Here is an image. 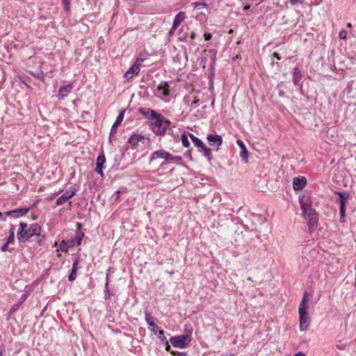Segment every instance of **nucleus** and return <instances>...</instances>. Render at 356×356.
I'll list each match as a JSON object with an SVG mask.
<instances>
[{"label": "nucleus", "instance_id": "1", "mask_svg": "<svg viewBox=\"0 0 356 356\" xmlns=\"http://www.w3.org/2000/svg\"><path fill=\"white\" fill-rule=\"evenodd\" d=\"M27 227L26 222L19 223V230L17 234L19 241L25 242L33 236H40L41 227L38 224L33 223L29 228Z\"/></svg>", "mask_w": 356, "mask_h": 356}, {"label": "nucleus", "instance_id": "2", "mask_svg": "<svg viewBox=\"0 0 356 356\" xmlns=\"http://www.w3.org/2000/svg\"><path fill=\"white\" fill-rule=\"evenodd\" d=\"M308 293L304 292L302 298L299 305V327L300 331H305L309 325V318L307 312Z\"/></svg>", "mask_w": 356, "mask_h": 356}, {"label": "nucleus", "instance_id": "3", "mask_svg": "<svg viewBox=\"0 0 356 356\" xmlns=\"http://www.w3.org/2000/svg\"><path fill=\"white\" fill-rule=\"evenodd\" d=\"M304 218L308 221L307 225L310 232L316 229L318 225V213L312 205L305 209H301Z\"/></svg>", "mask_w": 356, "mask_h": 356}, {"label": "nucleus", "instance_id": "4", "mask_svg": "<svg viewBox=\"0 0 356 356\" xmlns=\"http://www.w3.org/2000/svg\"><path fill=\"white\" fill-rule=\"evenodd\" d=\"M150 126L153 132L156 135H163L167 130L169 122L165 120L162 115L158 113L156 118L152 119Z\"/></svg>", "mask_w": 356, "mask_h": 356}, {"label": "nucleus", "instance_id": "5", "mask_svg": "<svg viewBox=\"0 0 356 356\" xmlns=\"http://www.w3.org/2000/svg\"><path fill=\"white\" fill-rule=\"evenodd\" d=\"M191 340L188 339V337H185L184 334L172 337L170 338V343L175 348H186L191 343Z\"/></svg>", "mask_w": 356, "mask_h": 356}, {"label": "nucleus", "instance_id": "6", "mask_svg": "<svg viewBox=\"0 0 356 356\" xmlns=\"http://www.w3.org/2000/svg\"><path fill=\"white\" fill-rule=\"evenodd\" d=\"M189 136L195 146L200 148V151L203 152L204 156H207L209 160H211V149L207 147L205 144L197 137L195 136L193 134H190Z\"/></svg>", "mask_w": 356, "mask_h": 356}, {"label": "nucleus", "instance_id": "7", "mask_svg": "<svg viewBox=\"0 0 356 356\" xmlns=\"http://www.w3.org/2000/svg\"><path fill=\"white\" fill-rule=\"evenodd\" d=\"M143 62V59L138 58L135 63L125 72L124 76L127 79H131L134 76L137 75L140 72V67Z\"/></svg>", "mask_w": 356, "mask_h": 356}, {"label": "nucleus", "instance_id": "8", "mask_svg": "<svg viewBox=\"0 0 356 356\" xmlns=\"http://www.w3.org/2000/svg\"><path fill=\"white\" fill-rule=\"evenodd\" d=\"M155 95L161 99H164L170 95L169 85L166 81L161 82L155 90Z\"/></svg>", "mask_w": 356, "mask_h": 356}, {"label": "nucleus", "instance_id": "9", "mask_svg": "<svg viewBox=\"0 0 356 356\" xmlns=\"http://www.w3.org/2000/svg\"><path fill=\"white\" fill-rule=\"evenodd\" d=\"M156 159H163L167 161H172L175 156H172L168 152L164 149H159L152 153L151 160Z\"/></svg>", "mask_w": 356, "mask_h": 356}, {"label": "nucleus", "instance_id": "10", "mask_svg": "<svg viewBox=\"0 0 356 356\" xmlns=\"http://www.w3.org/2000/svg\"><path fill=\"white\" fill-rule=\"evenodd\" d=\"M30 208H19L14 210H10L4 212V215L7 216H13L14 218H19L28 213Z\"/></svg>", "mask_w": 356, "mask_h": 356}, {"label": "nucleus", "instance_id": "11", "mask_svg": "<svg viewBox=\"0 0 356 356\" xmlns=\"http://www.w3.org/2000/svg\"><path fill=\"white\" fill-rule=\"evenodd\" d=\"M307 179L305 177H296L293 179V188L295 191L302 190L307 185Z\"/></svg>", "mask_w": 356, "mask_h": 356}, {"label": "nucleus", "instance_id": "12", "mask_svg": "<svg viewBox=\"0 0 356 356\" xmlns=\"http://www.w3.org/2000/svg\"><path fill=\"white\" fill-rule=\"evenodd\" d=\"M106 157L104 155H99L97 159L96 163V168L95 172L100 175L101 176H104L103 169L106 168Z\"/></svg>", "mask_w": 356, "mask_h": 356}, {"label": "nucleus", "instance_id": "13", "mask_svg": "<svg viewBox=\"0 0 356 356\" xmlns=\"http://www.w3.org/2000/svg\"><path fill=\"white\" fill-rule=\"evenodd\" d=\"M299 203L301 209H305L312 205V197L309 194L302 193L298 197Z\"/></svg>", "mask_w": 356, "mask_h": 356}, {"label": "nucleus", "instance_id": "14", "mask_svg": "<svg viewBox=\"0 0 356 356\" xmlns=\"http://www.w3.org/2000/svg\"><path fill=\"white\" fill-rule=\"evenodd\" d=\"M75 195V192L72 191H67L64 194L60 196L56 201V205H62L64 203L67 202L70 198H72Z\"/></svg>", "mask_w": 356, "mask_h": 356}, {"label": "nucleus", "instance_id": "15", "mask_svg": "<svg viewBox=\"0 0 356 356\" xmlns=\"http://www.w3.org/2000/svg\"><path fill=\"white\" fill-rule=\"evenodd\" d=\"M145 321L147 325L152 327L151 330L154 332V334H157V330H159V327L154 323V318L151 316V314L147 312H145Z\"/></svg>", "mask_w": 356, "mask_h": 356}, {"label": "nucleus", "instance_id": "16", "mask_svg": "<svg viewBox=\"0 0 356 356\" xmlns=\"http://www.w3.org/2000/svg\"><path fill=\"white\" fill-rule=\"evenodd\" d=\"M236 143L241 149L240 152V156L241 157L242 161L245 163H248V152L245 147L244 143L241 139H238L236 140Z\"/></svg>", "mask_w": 356, "mask_h": 356}, {"label": "nucleus", "instance_id": "17", "mask_svg": "<svg viewBox=\"0 0 356 356\" xmlns=\"http://www.w3.org/2000/svg\"><path fill=\"white\" fill-rule=\"evenodd\" d=\"M186 14L184 12L178 13L173 20L172 29H177L179 24L185 19Z\"/></svg>", "mask_w": 356, "mask_h": 356}, {"label": "nucleus", "instance_id": "18", "mask_svg": "<svg viewBox=\"0 0 356 356\" xmlns=\"http://www.w3.org/2000/svg\"><path fill=\"white\" fill-rule=\"evenodd\" d=\"M207 138L211 145H217V146L219 147L222 143V137L220 135L209 134Z\"/></svg>", "mask_w": 356, "mask_h": 356}, {"label": "nucleus", "instance_id": "19", "mask_svg": "<svg viewBox=\"0 0 356 356\" xmlns=\"http://www.w3.org/2000/svg\"><path fill=\"white\" fill-rule=\"evenodd\" d=\"M72 84H67L65 86L60 87L58 90V97L60 99H63L67 95L72 91Z\"/></svg>", "mask_w": 356, "mask_h": 356}, {"label": "nucleus", "instance_id": "20", "mask_svg": "<svg viewBox=\"0 0 356 356\" xmlns=\"http://www.w3.org/2000/svg\"><path fill=\"white\" fill-rule=\"evenodd\" d=\"M139 112L141 115L148 118L150 120L156 118V116L158 115V113H156L155 111L147 108H141L139 109Z\"/></svg>", "mask_w": 356, "mask_h": 356}, {"label": "nucleus", "instance_id": "21", "mask_svg": "<svg viewBox=\"0 0 356 356\" xmlns=\"http://www.w3.org/2000/svg\"><path fill=\"white\" fill-rule=\"evenodd\" d=\"M124 113H125L124 110H122L120 111L115 122H114V124H113V126L111 127V134L116 132L118 125L122 122V120L124 119Z\"/></svg>", "mask_w": 356, "mask_h": 356}, {"label": "nucleus", "instance_id": "22", "mask_svg": "<svg viewBox=\"0 0 356 356\" xmlns=\"http://www.w3.org/2000/svg\"><path fill=\"white\" fill-rule=\"evenodd\" d=\"M79 264V259H76L73 262V265H72V268L71 270V273H70V274L68 276L69 281L72 282V281L76 280Z\"/></svg>", "mask_w": 356, "mask_h": 356}, {"label": "nucleus", "instance_id": "23", "mask_svg": "<svg viewBox=\"0 0 356 356\" xmlns=\"http://www.w3.org/2000/svg\"><path fill=\"white\" fill-rule=\"evenodd\" d=\"M77 231L76 232L74 239L76 242V244L79 245H81V241L83 240V237L84 236V233L81 231V224L80 222L76 223Z\"/></svg>", "mask_w": 356, "mask_h": 356}, {"label": "nucleus", "instance_id": "24", "mask_svg": "<svg viewBox=\"0 0 356 356\" xmlns=\"http://www.w3.org/2000/svg\"><path fill=\"white\" fill-rule=\"evenodd\" d=\"M144 139V136L140 134H133L128 140V143L132 146L136 147L138 143Z\"/></svg>", "mask_w": 356, "mask_h": 356}, {"label": "nucleus", "instance_id": "25", "mask_svg": "<svg viewBox=\"0 0 356 356\" xmlns=\"http://www.w3.org/2000/svg\"><path fill=\"white\" fill-rule=\"evenodd\" d=\"M15 227L12 225L9 230L8 237L6 238L7 244H13L15 242Z\"/></svg>", "mask_w": 356, "mask_h": 356}, {"label": "nucleus", "instance_id": "26", "mask_svg": "<svg viewBox=\"0 0 356 356\" xmlns=\"http://www.w3.org/2000/svg\"><path fill=\"white\" fill-rule=\"evenodd\" d=\"M337 194L339 197L340 207L343 206V208L346 209V200L348 197V195L345 193H341V192H338Z\"/></svg>", "mask_w": 356, "mask_h": 356}, {"label": "nucleus", "instance_id": "27", "mask_svg": "<svg viewBox=\"0 0 356 356\" xmlns=\"http://www.w3.org/2000/svg\"><path fill=\"white\" fill-rule=\"evenodd\" d=\"M193 332V329L190 323H187L184 325V334L185 337H188V339L191 341V336Z\"/></svg>", "mask_w": 356, "mask_h": 356}, {"label": "nucleus", "instance_id": "28", "mask_svg": "<svg viewBox=\"0 0 356 356\" xmlns=\"http://www.w3.org/2000/svg\"><path fill=\"white\" fill-rule=\"evenodd\" d=\"M181 141L182 145L184 147H188L190 146V142H189L188 136L186 134H183L181 135Z\"/></svg>", "mask_w": 356, "mask_h": 356}, {"label": "nucleus", "instance_id": "29", "mask_svg": "<svg viewBox=\"0 0 356 356\" xmlns=\"http://www.w3.org/2000/svg\"><path fill=\"white\" fill-rule=\"evenodd\" d=\"M59 248L63 252H67L69 248H70V246H68L67 241H62L60 243Z\"/></svg>", "mask_w": 356, "mask_h": 356}, {"label": "nucleus", "instance_id": "30", "mask_svg": "<svg viewBox=\"0 0 356 356\" xmlns=\"http://www.w3.org/2000/svg\"><path fill=\"white\" fill-rule=\"evenodd\" d=\"M300 76H301V74H300V71L297 68H295L294 72H293V82L295 84L298 83Z\"/></svg>", "mask_w": 356, "mask_h": 356}, {"label": "nucleus", "instance_id": "31", "mask_svg": "<svg viewBox=\"0 0 356 356\" xmlns=\"http://www.w3.org/2000/svg\"><path fill=\"white\" fill-rule=\"evenodd\" d=\"M111 298V293L108 289V282H106L104 289V298L105 300H108Z\"/></svg>", "mask_w": 356, "mask_h": 356}, {"label": "nucleus", "instance_id": "32", "mask_svg": "<svg viewBox=\"0 0 356 356\" xmlns=\"http://www.w3.org/2000/svg\"><path fill=\"white\" fill-rule=\"evenodd\" d=\"M339 213H340V221L341 222H345V220H346V214H345L346 213V209H343V206L340 207Z\"/></svg>", "mask_w": 356, "mask_h": 356}, {"label": "nucleus", "instance_id": "33", "mask_svg": "<svg viewBox=\"0 0 356 356\" xmlns=\"http://www.w3.org/2000/svg\"><path fill=\"white\" fill-rule=\"evenodd\" d=\"M159 338L160 339L161 341H163V342H167L168 340H167V338L165 337V334H164V332L163 330H157V334Z\"/></svg>", "mask_w": 356, "mask_h": 356}, {"label": "nucleus", "instance_id": "34", "mask_svg": "<svg viewBox=\"0 0 356 356\" xmlns=\"http://www.w3.org/2000/svg\"><path fill=\"white\" fill-rule=\"evenodd\" d=\"M192 5L195 8H207L208 7V5L206 3H201V2H193L192 3Z\"/></svg>", "mask_w": 356, "mask_h": 356}, {"label": "nucleus", "instance_id": "35", "mask_svg": "<svg viewBox=\"0 0 356 356\" xmlns=\"http://www.w3.org/2000/svg\"><path fill=\"white\" fill-rule=\"evenodd\" d=\"M9 245L10 244H7V241H6V243L1 248V250L2 252H5L6 251H9L10 252H13L14 251V249L13 248L8 249V245Z\"/></svg>", "mask_w": 356, "mask_h": 356}, {"label": "nucleus", "instance_id": "36", "mask_svg": "<svg viewBox=\"0 0 356 356\" xmlns=\"http://www.w3.org/2000/svg\"><path fill=\"white\" fill-rule=\"evenodd\" d=\"M199 102H200L199 99L195 97V100L193 102H191V104L190 105L191 106V109H194L196 107H197L199 106Z\"/></svg>", "mask_w": 356, "mask_h": 356}, {"label": "nucleus", "instance_id": "37", "mask_svg": "<svg viewBox=\"0 0 356 356\" xmlns=\"http://www.w3.org/2000/svg\"><path fill=\"white\" fill-rule=\"evenodd\" d=\"M74 241H75L74 238L67 240L68 246H70V248L79 246V245L76 244V242Z\"/></svg>", "mask_w": 356, "mask_h": 356}, {"label": "nucleus", "instance_id": "38", "mask_svg": "<svg viewBox=\"0 0 356 356\" xmlns=\"http://www.w3.org/2000/svg\"><path fill=\"white\" fill-rule=\"evenodd\" d=\"M347 37V31L346 30H341L339 33V38L341 40L346 39Z\"/></svg>", "mask_w": 356, "mask_h": 356}, {"label": "nucleus", "instance_id": "39", "mask_svg": "<svg viewBox=\"0 0 356 356\" xmlns=\"http://www.w3.org/2000/svg\"><path fill=\"white\" fill-rule=\"evenodd\" d=\"M170 353L175 356H188L186 352L171 351Z\"/></svg>", "mask_w": 356, "mask_h": 356}, {"label": "nucleus", "instance_id": "40", "mask_svg": "<svg viewBox=\"0 0 356 356\" xmlns=\"http://www.w3.org/2000/svg\"><path fill=\"white\" fill-rule=\"evenodd\" d=\"M63 3L64 5L65 10L68 11L70 10V0H62Z\"/></svg>", "mask_w": 356, "mask_h": 356}, {"label": "nucleus", "instance_id": "41", "mask_svg": "<svg viewBox=\"0 0 356 356\" xmlns=\"http://www.w3.org/2000/svg\"><path fill=\"white\" fill-rule=\"evenodd\" d=\"M191 102V95H186L184 97V102L186 105L188 106L190 104Z\"/></svg>", "mask_w": 356, "mask_h": 356}, {"label": "nucleus", "instance_id": "42", "mask_svg": "<svg viewBox=\"0 0 356 356\" xmlns=\"http://www.w3.org/2000/svg\"><path fill=\"white\" fill-rule=\"evenodd\" d=\"M27 296L26 294H23L21 298H20V300H19V305H21L22 302H24L26 299Z\"/></svg>", "mask_w": 356, "mask_h": 356}, {"label": "nucleus", "instance_id": "43", "mask_svg": "<svg viewBox=\"0 0 356 356\" xmlns=\"http://www.w3.org/2000/svg\"><path fill=\"white\" fill-rule=\"evenodd\" d=\"M282 86V84L279 86L280 89H279L278 93L280 97H284V96H285V92L281 89Z\"/></svg>", "mask_w": 356, "mask_h": 356}, {"label": "nucleus", "instance_id": "44", "mask_svg": "<svg viewBox=\"0 0 356 356\" xmlns=\"http://www.w3.org/2000/svg\"><path fill=\"white\" fill-rule=\"evenodd\" d=\"M204 40L206 41H208V40H209L211 38V33H204Z\"/></svg>", "mask_w": 356, "mask_h": 356}, {"label": "nucleus", "instance_id": "45", "mask_svg": "<svg viewBox=\"0 0 356 356\" xmlns=\"http://www.w3.org/2000/svg\"><path fill=\"white\" fill-rule=\"evenodd\" d=\"M44 240H45V236H41V238H39V239L37 241V242H38L40 245H41V244L44 241Z\"/></svg>", "mask_w": 356, "mask_h": 356}, {"label": "nucleus", "instance_id": "46", "mask_svg": "<svg viewBox=\"0 0 356 356\" xmlns=\"http://www.w3.org/2000/svg\"><path fill=\"white\" fill-rule=\"evenodd\" d=\"M18 307H19V305H17L16 306L13 307L10 309V313H13L15 311H16V310L17 309Z\"/></svg>", "mask_w": 356, "mask_h": 356}, {"label": "nucleus", "instance_id": "47", "mask_svg": "<svg viewBox=\"0 0 356 356\" xmlns=\"http://www.w3.org/2000/svg\"><path fill=\"white\" fill-rule=\"evenodd\" d=\"M195 36H196V34L195 32L193 31L191 33L190 38L191 39V41H193L195 39Z\"/></svg>", "mask_w": 356, "mask_h": 356}, {"label": "nucleus", "instance_id": "48", "mask_svg": "<svg viewBox=\"0 0 356 356\" xmlns=\"http://www.w3.org/2000/svg\"><path fill=\"white\" fill-rule=\"evenodd\" d=\"M300 2V0H291V4H293V5L298 4Z\"/></svg>", "mask_w": 356, "mask_h": 356}, {"label": "nucleus", "instance_id": "49", "mask_svg": "<svg viewBox=\"0 0 356 356\" xmlns=\"http://www.w3.org/2000/svg\"><path fill=\"white\" fill-rule=\"evenodd\" d=\"M294 356H306V355L303 352L300 351L296 353Z\"/></svg>", "mask_w": 356, "mask_h": 356}, {"label": "nucleus", "instance_id": "50", "mask_svg": "<svg viewBox=\"0 0 356 356\" xmlns=\"http://www.w3.org/2000/svg\"><path fill=\"white\" fill-rule=\"evenodd\" d=\"M165 343H166L165 350H166L167 351H170V345L168 344V341L165 342Z\"/></svg>", "mask_w": 356, "mask_h": 356}, {"label": "nucleus", "instance_id": "51", "mask_svg": "<svg viewBox=\"0 0 356 356\" xmlns=\"http://www.w3.org/2000/svg\"><path fill=\"white\" fill-rule=\"evenodd\" d=\"M115 195H116L115 199L118 200L120 197V191H116Z\"/></svg>", "mask_w": 356, "mask_h": 356}, {"label": "nucleus", "instance_id": "52", "mask_svg": "<svg viewBox=\"0 0 356 356\" xmlns=\"http://www.w3.org/2000/svg\"><path fill=\"white\" fill-rule=\"evenodd\" d=\"M175 30H176V29H172V28H171V29H170V32H169V34H170V35H172Z\"/></svg>", "mask_w": 356, "mask_h": 356}, {"label": "nucleus", "instance_id": "53", "mask_svg": "<svg viewBox=\"0 0 356 356\" xmlns=\"http://www.w3.org/2000/svg\"><path fill=\"white\" fill-rule=\"evenodd\" d=\"M250 8V6H245L243 8L244 10H248Z\"/></svg>", "mask_w": 356, "mask_h": 356}, {"label": "nucleus", "instance_id": "54", "mask_svg": "<svg viewBox=\"0 0 356 356\" xmlns=\"http://www.w3.org/2000/svg\"><path fill=\"white\" fill-rule=\"evenodd\" d=\"M273 56L277 57V59H280V58H279V56H278V54H277L276 52H275V53L273 54Z\"/></svg>", "mask_w": 356, "mask_h": 356}, {"label": "nucleus", "instance_id": "55", "mask_svg": "<svg viewBox=\"0 0 356 356\" xmlns=\"http://www.w3.org/2000/svg\"><path fill=\"white\" fill-rule=\"evenodd\" d=\"M347 26H348V27H349V28H350V27L352 26L351 23L348 22V23L347 24Z\"/></svg>", "mask_w": 356, "mask_h": 356}, {"label": "nucleus", "instance_id": "56", "mask_svg": "<svg viewBox=\"0 0 356 356\" xmlns=\"http://www.w3.org/2000/svg\"><path fill=\"white\" fill-rule=\"evenodd\" d=\"M248 280H249V281H252V277H248Z\"/></svg>", "mask_w": 356, "mask_h": 356}, {"label": "nucleus", "instance_id": "57", "mask_svg": "<svg viewBox=\"0 0 356 356\" xmlns=\"http://www.w3.org/2000/svg\"><path fill=\"white\" fill-rule=\"evenodd\" d=\"M168 273L170 274V275H172V274H174V272L171 271V272H168Z\"/></svg>", "mask_w": 356, "mask_h": 356}, {"label": "nucleus", "instance_id": "58", "mask_svg": "<svg viewBox=\"0 0 356 356\" xmlns=\"http://www.w3.org/2000/svg\"><path fill=\"white\" fill-rule=\"evenodd\" d=\"M0 356H1V353H0Z\"/></svg>", "mask_w": 356, "mask_h": 356}]
</instances>
